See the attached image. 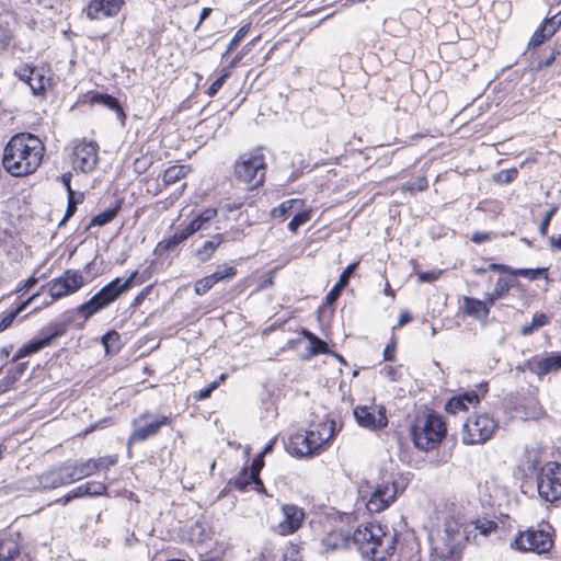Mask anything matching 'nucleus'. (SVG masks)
<instances>
[{"instance_id": "nucleus-7", "label": "nucleus", "mask_w": 561, "mask_h": 561, "mask_svg": "<svg viewBox=\"0 0 561 561\" xmlns=\"http://www.w3.org/2000/svg\"><path fill=\"white\" fill-rule=\"evenodd\" d=\"M265 169V158L262 152H245L234 163V176L240 182L256 187L264 181Z\"/></svg>"}, {"instance_id": "nucleus-64", "label": "nucleus", "mask_w": 561, "mask_h": 561, "mask_svg": "<svg viewBox=\"0 0 561 561\" xmlns=\"http://www.w3.org/2000/svg\"><path fill=\"white\" fill-rule=\"evenodd\" d=\"M394 350L396 345L394 342L388 344L383 351V358L385 360H393L394 358Z\"/></svg>"}, {"instance_id": "nucleus-14", "label": "nucleus", "mask_w": 561, "mask_h": 561, "mask_svg": "<svg viewBox=\"0 0 561 561\" xmlns=\"http://www.w3.org/2000/svg\"><path fill=\"white\" fill-rule=\"evenodd\" d=\"M99 146L94 141H80L73 148L72 163L76 169L88 173L93 171L99 162Z\"/></svg>"}, {"instance_id": "nucleus-40", "label": "nucleus", "mask_w": 561, "mask_h": 561, "mask_svg": "<svg viewBox=\"0 0 561 561\" xmlns=\"http://www.w3.org/2000/svg\"><path fill=\"white\" fill-rule=\"evenodd\" d=\"M561 25V19H557V16L546 19L541 26L539 27L548 38L554 35L559 26Z\"/></svg>"}, {"instance_id": "nucleus-9", "label": "nucleus", "mask_w": 561, "mask_h": 561, "mask_svg": "<svg viewBox=\"0 0 561 561\" xmlns=\"http://www.w3.org/2000/svg\"><path fill=\"white\" fill-rule=\"evenodd\" d=\"M539 496L550 503L561 499V465L554 461L545 463L537 476Z\"/></svg>"}, {"instance_id": "nucleus-33", "label": "nucleus", "mask_w": 561, "mask_h": 561, "mask_svg": "<svg viewBox=\"0 0 561 561\" xmlns=\"http://www.w3.org/2000/svg\"><path fill=\"white\" fill-rule=\"evenodd\" d=\"M302 206L301 199H289L282 203L279 206L272 209L271 215L274 218H285L291 209H299Z\"/></svg>"}, {"instance_id": "nucleus-34", "label": "nucleus", "mask_w": 561, "mask_h": 561, "mask_svg": "<svg viewBox=\"0 0 561 561\" xmlns=\"http://www.w3.org/2000/svg\"><path fill=\"white\" fill-rule=\"evenodd\" d=\"M190 237V233L186 231V228L184 227L182 230L176 231L170 238L164 239L162 242L159 243V245L164 250H173Z\"/></svg>"}, {"instance_id": "nucleus-32", "label": "nucleus", "mask_w": 561, "mask_h": 561, "mask_svg": "<svg viewBox=\"0 0 561 561\" xmlns=\"http://www.w3.org/2000/svg\"><path fill=\"white\" fill-rule=\"evenodd\" d=\"M302 335L309 340V342H310L309 350L312 355L330 353L327 343L324 341H322L321 339H319L316 334H313L307 330H304Z\"/></svg>"}, {"instance_id": "nucleus-36", "label": "nucleus", "mask_w": 561, "mask_h": 561, "mask_svg": "<svg viewBox=\"0 0 561 561\" xmlns=\"http://www.w3.org/2000/svg\"><path fill=\"white\" fill-rule=\"evenodd\" d=\"M511 287H512L511 280H508L504 277H500L495 284L493 291H492V298L493 299L503 298L505 295H507Z\"/></svg>"}, {"instance_id": "nucleus-63", "label": "nucleus", "mask_w": 561, "mask_h": 561, "mask_svg": "<svg viewBox=\"0 0 561 561\" xmlns=\"http://www.w3.org/2000/svg\"><path fill=\"white\" fill-rule=\"evenodd\" d=\"M488 268L490 271H499V272H503V273L513 274V267L503 265V264L491 263L488 265Z\"/></svg>"}, {"instance_id": "nucleus-61", "label": "nucleus", "mask_w": 561, "mask_h": 561, "mask_svg": "<svg viewBox=\"0 0 561 561\" xmlns=\"http://www.w3.org/2000/svg\"><path fill=\"white\" fill-rule=\"evenodd\" d=\"M71 178H72V174L70 172H66L64 173L61 176H60V180L62 182V184L65 185L66 190H67V193L68 195H72V194H76L73 192V190L71 188Z\"/></svg>"}, {"instance_id": "nucleus-43", "label": "nucleus", "mask_w": 561, "mask_h": 561, "mask_svg": "<svg viewBox=\"0 0 561 561\" xmlns=\"http://www.w3.org/2000/svg\"><path fill=\"white\" fill-rule=\"evenodd\" d=\"M310 220V215L308 211H299L297 213L294 218L289 221L288 224V229L291 231V232H296L297 229L306 224L307 221Z\"/></svg>"}, {"instance_id": "nucleus-26", "label": "nucleus", "mask_w": 561, "mask_h": 561, "mask_svg": "<svg viewBox=\"0 0 561 561\" xmlns=\"http://www.w3.org/2000/svg\"><path fill=\"white\" fill-rule=\"evenodd\" d=\"M224 241V237L220 233L211 236L209 240H206L199 248L195 250V256L201 262L209 260L218 247Z\"/></svg>"}, {"instance_id": "nucleus-46", "label": "nucleus", "mask_w": 561, "mask_h": 561, "mask_svg": "<svg viewBox=\"0 0 561 561\" xmlns=\"http://www.w3.org/2000/svg\"><path fill=\"white\" fill-rule=\"evenodd\" d=\"M458 557L433 547L430 561H457Z\"/></svg>"}, {"instance_id": "nucleus-2", "label": "nucleus", "mask_w": 561, "mask_h": 561, "mask_svg": "<svg viewBox=\"0 0 561 561\" xmlns=\"http://www.w3.org/2000/svg\"><path fill=\"white\" fill-rule=\"evenodd\" d=\"M45 147L42 140L28 133L14 135L3 150V168L14 176H25L41 165Z\"/></svg>"}, {"instance_id": "nucleus-39", "label": "nucleus", "mask_w": 561, "mask_h": 561, "mask_svg": "<svg viewBox=\"0 0 561 561\" xmlns=\"http://www.w3.org/2000/svg\"><path fill=\"white\" fill-rule=\"evenodd\" d=\"M82 199H83V195L82 194H79L78 197L76 196V194L68 195V206H67V209H66L65 217L60 221V225L65 224L70 217L73 216V214L76 213V209H77V205L79 203H81Z\"/></svg>"}, {"instance_id": "nucleus-50", "label": "nucleus", "mask_w": 561, "mask_h": 561, "mask_svg": "<svg viewBox=\"0 0 561 561\" xmlns=\"http://www.w3.org/2000/svg\"><path fill=\"white\" fill-rule=\"evenodd\" d=\"M94 100L100 101L105 106H107V107H110L112 110L122 112V108L119 106L118 101L115 98L111 96V95H107V94H105V95H98Z\"/></svg>"}, {"instance_id": "nucleus-41", "label": "nucleus", "mask_w": 561, "mask_h": 561, "mask_svg": "<svg viewBox=\"0 0 561 561\" xmlns=\"http://www.w3.org/2000/svg\"><path fill=\"white\" fill-rule=\"evenodd\" d=\"M474 528L478 529L481 535L488 536L497 529V524L489 519H478L474 522Z\"/></svg>"}, {"instance_id": "nucleus-45", "label": "nucleus", "mask_w": 561, "mask_h": 561, "mask_svg": "<svg viewBox=\"0 0 561 561\" xmlns=\"http://www.w3.org/2000/svg\"><path fill=\"white\" fill-rule=\"evenodd\" d=\"M250 30V25H243L241 26L237 33L234 34L233 38L230 41L226 54L231 53L240 43V41L248 34Z\"/></svg>"}, {"instance_id": "nucleus-37", "label": "nucleus", "mask_w": 561, "mask_h": 561, "mask_svg": "<svg viewBox=\"0 0 561 561\" xmlns=\"http://www.w3.org/2000/svg\"><path fill=\"white\" fill-rule=\"evenodd\" d=\"M215 284H216V278L208 275L206 277H203V278L196 280V283L194 285V291L198 296L205 295L210 288L214 287Z\"/></svg>"}, {"instance_id": "nucleus-62", "label": "nucleus", "mask_w": 561, "mask_h": 561, "mask_svg": "<svg viewBox=\"0 0 561 561\" xmlns=\"http://www.w3.org/2000/svg\"><path fill=\"white\" fill-rule=\"evenodd\" d=\"M69 493L71 494L72 499H79V497H83V496H88V493H87V488H85V483L75 488L73 490L69 491Z\"/></svg>"}, {"instance_id": "nucleus-52", "label": "nucleus", "mask_w": 561, "mask_h": 561, "mask_svg": "<svg viewBox=\"0 0 561 561\" xmlns=\"http://www.w3.org/2000/svg\"><path fill=\"white\" fill-rule=\"evenodd\" d=\"M283 561H301V556L298 548L293 545L286 548L283 556Z\"/></svg>"}, {"instance_id": "nucleus-11", "label": "nucleus", "mask_w": 561, "mask_h": 561, "mask_svg": "<svg viewBox=\"0 0 561 561\" xmlns=\"http://www.w3.org/2000/svg\"><path fill=\"white\" fill-rule=\"evenodd\" d=\"M496 428L497 423L491 415L476 414L463 424L462 442L466 445L483 444L493 436Z\"/></svg>"}, {"instance_id": "nucleus-48", "label": "nucleus", "mask_w": 561, "mask_h": 561, "mask_svg": "<svg viewBox=\"0 0 561 561\" xmlns=\"http://www.w3.org/2000/svg\"><path fill=\"white\" fill-rule=\"evenodd\" d=\"M557 208L556 207H551L543 216L540 225H539V233L542 236V237H546L548 234V227L550 225V221L556 213Z\"/></svg>"}, {"instance_id": "nucleus-60", "label": "nucleus", "mask_w": 561, "mask_h": 561, "mask_svg": "<svg viewBox=\"0 0 561 561\" xmlns=\"http://www.w3.org/2000/svg\"><path fill=\"white\" fill-rule=\"evenodd\" d=\"M11 41V32L3 25H0V45L7 46Z\"/></svg>"}, {"instance_id": "nucleus-54", "label": "nucleus", "mask_w": 561, "mask_h": 561, "mask_svg": "<svg viewBox=\"0 0 561 561\" xmlns=\"http://www.w3.org/2000/svg\"><path fill=\"white\" fill-rule=\"evenodd\" d=\"M427 187V180L425 178H419L415 182L409 183L404 186L408 191H424Z\"/></svg>"}, {"instance_id": "nucleus-30", "label": "nucleus", "mask_w": 561, "mask_h": 561, "mask_svg": "<svg viewBox=\"0 0 561 561\" xmlns=\"http://www.w3.org/2000/svg\"><path fill=\"white\" fill-rule=\"evenodd\" d=\"M38 297V294H35L33 295L32 297H30L27 300H25L24 302H22L19 307H16L14 310L8 312L7 314H4L1 320H0V332L8 329L12 322L14 321V319L22 312L25 310L26 306L28 304H31L33 300H35L36 298Z\"/></svg>"}, {"instance_id": "nucleus-56", "label": "nucleus", "mask_w": 561, "mask_h": 561, "mask_svg": "<svg viewBox=\"0 0 561 561\" xmlns=\"http://www.w3.org/2000/svg\"><path fill=\"white\" fill-rule=\"evenodd\" d=\"M547 38H548V36L540 28H538L531 36V38L529 41V45L534 46V47L538 46V45L542 44Z\"/></svg>"}, {"instance_id": "nucleus-29", "label": "nucleus", "mask_w": 561, "mask_h": 561, "mask_svg": "<svg viewBox=\"0 0 561 561\" xmlns=\"http://www.w3.org/2000/svg\"><path fill=\"white\" fill-rule=\"evenodd\" d=\"M20 554V547L13 539L0 540V561H13Z\"/></svg>"}, {"instance_id": "nucleus-20", "label": "nucleus", "mask_w": 561, "mask_h": 561, "mask_svg": "<svg viewBox=\"0 0 561 561\" xmlns=\"http://www.w3.org/2000/svg\"><path fill=\"white\" fill-rule=\"evenodd\" d=\"M264 466L262 455H259L252 461L250 469H244L243 472L236 479L234 484L240 490H243L248 484L253 483L257 492H264V485L259 474Z\"/></svg>"}, {"instance_id": "nucleus-25", "label": "nucleus", "mask_w": 561, "mask_h": 561, "mask_svg": "<svg viewBox=\"0 0 561 561\" xmlns=\"http://www.w3.org/2000/svg\"><path fill=\"white\" fill-rule=\"evenodd\" d=\"M463 310L468 316L480 320H485L490 313L485 301L471 297L463 298Z\"/></svg>"}, {"instance_id": "nucleus-21", "label": "nucleus", "mask_w": 561, "mask_h": 561, "mask_svg": "<svg viewBox=\"0 0 561 561\" xmlns=\"http://www.w3.org/2000/svg\"><path fill=\"white\" fill-rule=\"evenodd\" d=\"M66 462L56 468L47 470L38 476V482L44 490H54L71 483L68 476Z\"/></svg>"}, {"instance_id": "nucleus-57", "label": "nucleus", "mask_w": 561, "mask_h": 561, "mask_svg": "<svg viewBox=\"0 0 561 561\" xmlns=\"http://www.w3.org/2000/svg\"><path fill=\"white\" fill-rule=\"evenodd\" d=\"M517 170L516 169H510L506 171H502L499 174L500 180H502L504 183L512 182L517 176Z\"/></svg>"}, {"instance_id": "nucleus-35", "label": "nucleus", "mask_w": 561, "mask_h": 561, "mask_svg": "<svg viewBox=\"0 0 561 561\" xmlns=\"http://www.w3.org/2000/svg\"><path fill=\"white\" fill-rule=\"evenodd\" d=\"M121 206L116 205L115 207L108 208L99 215L94 216L91 220V225L93 226H104L108 222H111L116 216Z\"/></svg>"}, {"instance_id": "nucleus-31", "label": "nucleus", "mask_w": 561, "mask_h": 561, "mask_svg": "<svg viewBox=\"0 0 561 561\" xmlns=\"http://www.w3.org/2000/svg\"><path fill=\"white\" fill-rule=\"evenodd\" d=\"M187 172L188 169L184 165H172L164 171L162 179L167 185L174 184L184 179Z\"/></svg>"}, {"instance_id": "nucleus-44", "label": "nucleus", "mask_w": 561, "mask_h": 561, "mask_svg": "<svg viewBox=\"0 0 561 561\" xmlns=\"http://www.w3.org/2000/svg\"><path fill=\"white\" fill-rule=\"evenodd\" d=\"M88 496L103 495L106 491V485L100 481H89L85 483Z\"/></svg>"}, {"instance_id": "nucleus-3", "label": "nucleus", "mask_w": 561, "mask_h": 561, "mask_svg": "<svg viewBox=\"0 0 561 561\" xmlns=\"http://www.w3.org/2000/svg\"><path fill=\"white\" fill-rule=\"evenodd\" d=\"M146 280V277H144L142 274H139L138 271H134L125 279L116 277L102 287L91 299L80 305L77 308V311L84 320H88L94 313L114 302L122 294L129 290L134 285H141Z\"/></svg>"}, {"instance_id": "nucleus-58", "label": "nucleus", "mask_w": 561, "mask_h": 561, "mask_svg": "<svg viewBox=\"0 0 561 561\" xmlns=\"http://www.w3.org/2000/svg\"><path fill=\"white\" fill-rule=\"evenodd\" d=\"M548 323V317L545 313H536L533 317L531 324L536 329L541 328Z\"/></svg>"}, {"instance_id": "nucleus-5", "label": "nucleus", "mask_w": 561, "mask_h": 561, "mask_svg": "<svg viewBox=\"0 0 561 561\" xmlns=\"http://www.w3.org/2000/svg\"><path fill=\"white\" fill-rule=\"evenodd\" d=\"M333 421L320 422L309 431L298 432L290 437V447L297 456H309L317 453L334 435Z\"/></svg>"}, {"instance_id": "nucleus-47", "label": "nucleus", "mask_w": 561, "mask_h": 561, "mask_svg": "<svg viewBox=\"0 0 561 561\" xmlns=\"http://www.w3.org/2000/svg\"><path fill=\"white\" fill-rule=\"evenodd\" d=\"M237 275V268L233 266L225 267L224 270H218L213 273L210 276L216 278V284L226 278H232Z\"/></svg>"}, {"instance_id": "nucleus-59", "label": "nucleus", "mask_w": 561, "mask_h": 561, "mask_svg": "<svg viewBox=\"0 0 561 561\" xmlns=\"http://www.w3.org/2000/svg\"><path fill=\"white\" fill-rule=\"evenodd\" d=\"M218 383L215 381L213 383L209 385V387L205 388V389H202L197 394H196V399L197 400H205L207 399L210 393L217 388Z\"/></svg>"}, {"instance_id": "nucleus-22", "label": "nucleus", "mask_w": 561, "mask_h": 561, "mask_svg": "<svg viewBox=\"0 0 561 561\" xmlns=\"http://www.w3.org/2000/svg\"><path fill=\"white\" fill-rule=\"evenodd\" d=\"M480 402L479 396L476 391H469L459 396L453 397L445 405L448 413L456 414L467 411L469 405L476 407Z\"/></svg>"}, {"instance_id": "nucleus-12", "label": "nucleus", "mask_w": 561, "mask_h": 561, "mask_svg": "<svg viewBox=\"0 0 561 561\" xmlns=\"http://www.w3.org/2000/svg\"><path fill=\"white\" fill-rule=\"evenodd\" d=\"M84 285V277L78 270H67L61 276L48 284V291L53 300L71 295Z\"/></svg>"}, {"instance_id": "nucleus-4", "label": "nucleus", "mask_w": 561, "mask_h": 561, "mask_svg": "<svg viewBox=\"0 0 561 561\" xmlns=\"http://www.w3.org/2000/svg\"><path fill=\"white\" fill-rule=\"evenodd\" d=\"M447 432L445 422L437 413H425L419 415L411 428L414 445L421 450L436 448Z\"/></svg>"}, {"instance_id": "nucleus-53", "label": "nucleus", "mask_w": 561, "mask_h": 561, "mask_svg": "<svg viewBox=\"0 0 561 561\" xmlns=\"http://www.w3.org/2000/svg\"><path fill=\"white\" fill-rule=\"evenodd\" d=\"M119 341V334L116 331L107 332L103 337L102 342L106 350V352L110 351L111 345L117 343Z\"/></svg>"}, {"instance_id": "nucleus-51", "label": "nucleus", "mask_w": 561, "mask_h": 561, "mask_svg": "<svg viewBox=\"0 0 561 561\" xmlns=\"http://www.w3.org/2000/svg\"><path fill=\"white\" fill-rule=\"evenodd\" d=\"M380 374L391 381H398L400 378L399 369L391 365H385L380 369Z\"/></svg>"}, {"instance_id": "nucleus-38", "label": "nucleus", "mask_w": 561, "mask_h": 561, "mask_svg": "<svg viewBox=\"0 0 561 561\" xmlns=\"http://www.w3.org/2000/svg\"><path fill=\"white\" fill-rule=\"evenodd\" d=\"M117 460L118 458L116 455L93 459L95 463V473L99 471H107L112 466L116 465Z\"/></svg>"}, {"instance_id": "nucleus-27", "label": "nucleus", "mask_w": 561, "mask_h": 561, "mask_svg": "<svg viewBox=\"0 0 561 561\" xmlns=\"http://www.w3.org/2000/svg\"><path fill=\"white\" fill-rule=\"evenodd\" d=\"M32 77H28V85L35 95L42 94L46 87L50 82V78L47 77L44 69L34 68L33 72H30Z\"/></svg>"}, {"instance_id": "nucleus-28", "label": "nucleus", "mask_w": 561, "mask_h": 561, "mask_svg": "<svg viewBox=\"0 0 561 561\" xmlns=\"http://www.w3.org/2000/svg\"><path fill=\"white\" fill-rule=\"evenodd\" d=\"M357 263L350 264L340 275L339 282L335 284V286L329 291L327 295V302L332 304L334 302L337 297L340 296L341 290L347 285L348 279L356 268Z\"/></svg>"}, {"instance_id": "nucleus-15", "label": "nucleus", "mask_w": 561, "mask_h": 561, "mask_svg": "<svg viewBox=\"0 0 561 561\" xmlns=\"http://www.w3.org/2000/svg\"><path fill=\"white\" fill-rule=\"evenodd\" d=\"M463 539L460 525L456 520L449 519L445 523L444 535L434 543V547L458 557Z\"/></svg>"}, {"instance_id": "nucleus-42", "label": "nucleus", "mask_w": 561, "mask_h": 561, "mask_svg": "<svg viewBox=\"0 0 561 561\" xmlns=\"http://www.w3.org/2000/svg\"><path fill=\"white\" fill-rule=\"evenodd\" d=\"M230 76L229 68H224L221 70V76L217 78L208 88L207 94L213 98L217 92L222 88L226 79Z\"/></svg>"}, {"instance_id": "nucleus-1", "label": "nucleus", "mask_w": 561, "mask_h": 561, "mask_svg": "<svg viewBox=\"0 0 561 561\" xmlns=\"http://www.w3.org/2000/svg\"><path fill=\"white\" fill-rule=\"evenodd\" d=\"M332 549L355 545L362 554L375 561H385L394 551L396 537L379 524L359 526L352 536L342 529L332 530L323 539Z\"/></svg>"}, {"instance_id": "nucleus-10", "label": "nucleus", "mask_w": 561, "mask_h": 561, "mask_svg": "<svg viewBox=\"0 0 561 561\" xmlns=\"http://www.w3.org/2000/svg\"><path fill=\"white\" fill-rule=\"evenodd\" d=\"M553 546L552 535L549 529L528 528L519 531L512 547L520 552H533L542 554L548 552Z\"/></svg>"}, {"instance_id": "nucleus-55", "label": "nucleus", "mask_w": 561, "mask_h": 561, "mask_svg": "<svg viewBox=\"0 0 561 561\" xmlns=\"http://www.w3.org/2000/svg\"><path fill=\"white\" fill-rule=\"evenodd\" d=\"M440 275L439 271L424 272L417 275L419 280L422 283H431L436 280Z\"/></svg>"}, {"instance_id": "nucleus-23", "label": "nucleus", "mask_w": 561, "mask_h": 561, "mask_svg": "<svg viewBox=\"0 0 561 561\" xmlns=\"http://www.w3.org/2000/svg\"><path fill=\"white\" fill-rule=\"evenodd\" d=\"M68 478L71 483L80 481L84 478L95 474V463L93 459L80 460L75 462H66Z\"/></svg>"}, {"instance_id": "nucleus-24", "label": "nucleus", "mask_w": 561, "mask_h": 561, "mask_svg": "<svg viewBox=\"0 0 561 561\" xmlns=\"http://www.w3.org/2000/svg\"><path fill=\"white\" fill-rule=\"evenodd\" d=\"M217 209L216 208H207L197 215L190 224L185 226L186 231L190 236L194 234L197 231L208 229L210 222L216 218Z\"/></svg>"}, {"instance_id": "nucleus-16", "label": "nucleus", "mask_w": 561, "mask_h": 561, "mask_svg": "<svg viewBox=\"0 0 561 561\" xmlns=\"http://www.w3.org/2000/svg\"><path fill=\"white\" fill-rule=\"evenodd\" d=\"M282 520L274 527V530L280 536H287L296 533L305 519V511L294 504H284L280 507Z\"/></svg>"}, {"instance_id": "nucleus-6", "label": "nucleus", "mask_w": 561, "mask_h": 561, "mask_svg": "<svg viewBox=\"0 0 561 561\" xmlns=\"http://www.w3.org/2000/svg\"><path fill=\"white\" fill-rule=\"evenodd\" d=\"M398 494V485L391 477L383 478L360 491L362 500L365 501L369 513H380L387 510L396 501Z\"/></svg>"}, {"instance_id": "nucleus-19", "label": "nucleus", "mask_w": 561, "mask_h": 561, "mask_svg": "<svg viewBox=\"0 0 561 561\" xmlns=\"http://www.w3.org/2000/svg\"><path fill=\"white\" fill-rule=\"evenodd\" d=\"M124 4V0H91L87 8L90 20H100L116 15Z\"/></svg>"}, {"instance_id": "nucleus-8", "label": "nucleus", "mask_w": 561, "mask_h": 561, "mask_svg": "<svg viewBox=\"0 0 561 561\" xmlns=\"http://www.w3.org/2000/svg\"><path fill=\"white\" fill-rule=\"evenodd\" d=\"M172 424V419L164 414H152L149 411L142 412L131 422L133 432L128 437V446L133 443L145 442L157 436L161 428Z\"/></svg>"}, {"instance_id": "nucleus-17", "label": "nucleus", "mask_w": 561, "mask_h": 561, "mask_svg": "<svg viewBox=\"0 0 561 561\" xmlns=\"http://www.w3.org/2000/svg\"><path fill=\"white\" fill-rule=\"evenodd\" d=\"M524 369L542 379L548 374L561 370V353H551L548 356H533L525 362Z\"/></svg>"}, {"instance_id": "nucleus-49", "label": "nucleus", "mask_w": 561, "mask_h": 561, "mask_svg": "<svg viewBox=\"0 0 561 561\" xmlns=\"http://www.w3.org/2000/svg\"><path fill=\"white\" fill-rule=\"evenodd\" d=\"M543 270H533V268H513V274L515 276H523L530 280L536 279Z\"/></svg>"}, {"instance_id": "nucleus-13", "label": "nucleus", "mask_w": 561, "mask_h": 561, "mask_svg": "<svg viewBox=\"0 0 561 561\" xmlns=\"http://www.w3.org/2000/svg\"><path fill=\"white\" fill-rule=\"evenodd\" d=\"M353 413L357 424L368 430H380L388 424L386 409L382 405H357Z\"/></svg>"}, {"instance_id": "nucleus-18", "label": "nucleus", "mask_w": 561, "mask_h": 561, "mask_svg": "<svg viewBox=\"0 0 561 561\" xmlns=\"http://www.w3.org/2000/svg\"><path fill=\"white\" fill-rule=\"evenodd\" d=\"M62 333L64 332L59 327L48 329L47 333H42L41 337L34 339L28 343L24 344L22 347H20L18 352L14 354L12 360L18 362L23 357L39 352L45 346L49 345L55 337L61 335Z\"/></svg>"}]
</instances>
